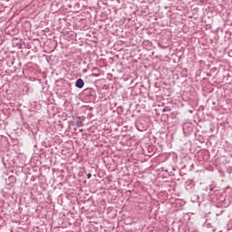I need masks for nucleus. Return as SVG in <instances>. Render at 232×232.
<instances>
[{
	"instance_id": "1",
	"label": "nucleus",
	"mask_w": 232,
	"mask_h": 232,
	"mask_svg": "<svg viewBox=\"0 0 232 232\" xmlns=\"http://www.w3.org/2000/svg\"><path fill=\"white\" fill-rule=\"evenodd\" d=\"M83 95L85 97H89V99H94L95 98V90L92 88H87L83 91Z\"/></svg>"
},
{
	"instance_id": "3",
	"label": "nucleus",
	"mask_w": 232,
	"mask_h": 232,
	"mask_svg": "<svg viewBox=\"0 0 232 232\" xmlns=\"http://www.w3.org/2000/svg\"><path fill=\"white\" fill-rule=\"evenodd\" d=\"M75 125L77 126V128H81V126H82V121L77 120L75 121Z\"/></svg>"
},
{
	"instance_id": "2",
	"label": "nucleus",
	"mask_w": 232,
	"mask_h": 232,
	"mask_svg": "<svg viewBox=\"0 0 232 232\" xmlns=\"http://www.w3.org/2000/svg\"><path fill=\"white\" fill-rule=\"evenodd\" d=\"M75 88H78V90H82V88H84V80H82V78L76 80Z\"/></svg>"
},
{
	"instance_id": "7",
	"label": "nucleus",
	"mask_w": 232,
	"mask_h": 232,
	"mask_svg": "<svg viewBox=\"0 0 232 232\" xmlns=\"http://www.w3.org/2000/svg\"><path fill=\"white\" fill-rule=\"evenodd\" d=\"M227 173L231 174L232 173V167H227Z\"/></svg>"
},
{
	"instance_id": "8",
	"label": "nucleus",
	"mask_w": 232,
	"mask_h": 232,
	"mask_svg": "<svg viewBox=\"0 0 232 232\" xmlns=\"http://www.w3.org/2000/svg\"><path fill=\"white\" fill-rule=\"evenodd\" d=\"M87 179H92V173L87 174Z\"/></svg>"
},
{
	"instance_id": "5",
	"label": "nucleus",
	"mask_w": 232,
	"mask_h": 232,
	"mask_svg": "<svg viewBox=\"0 0 232 232\" xmlns=\"http://www.w3.org/2000/svg\"><path fill=\"white\" fill-rule=\"evenodd\" d=\"M163 111H171V108L167 106L163 109Z\"/></svg>"
},
{
	"instance_id": "9",
	"label": "nucleus",
	"mask_w": 232,
	"mask_h": 232,
	"mask_svg": "<svg viewBox=\"0 0 232 232\" xmlns=\"http://www.w3.org/2000/svg\"><path fill=\"white\" fill-rule=\"evenodd\" d=\"M207 227H211V225H209V223H207Z\"/></svg>"
},
{
	"instance_id": "4",
	"label": "nucleus",
	"mask_w": 232,
	"mask_h": 232,
	"mask_svg": "<svg viewBox=\"0 0 232 232\" xmlns=\"http://www.w3.org/2000/svg\"><path fill=\"white\" fill-rule=\"evenodd\" d=\"M186 186H193V179H188L186 181Z\"/></svg>"
},
{
	"instance_id": "6",
	"label": "nucleus",
	"mask_w": 232,
	"mask_h": 232,
	"mask_svg": "<svg viewBox=\"0 0 232 232\" xmlns=\"http://www.w3.org/2000/svg\"><path fill=\"white\" fill-rule=\"evenodd\" d=\"M212 191H215V188L210 187L209 188V195H213Z\"/></svg>"
},
{
	"instance_id": "10",
	"label": "nucleus",
	"mask_w": 232,
	"mask_h": 232,
	"mask_svg": "<svg viewBox=\"0 0 232 232\" xmlns=\"http://www.w3.org/2000/svg\"><path fill=\"white\" fill-rule=\"evenodd\" d=\"M211 231L215 232V229L212 228Z\"/></svg>"
}]
</instances>
